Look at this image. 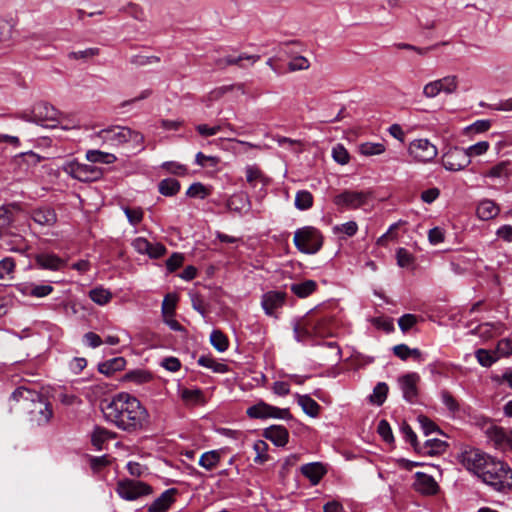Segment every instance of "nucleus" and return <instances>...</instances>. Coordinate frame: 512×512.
<instances>
[{
    "label": "nucleus",
    "instance_id": "f257e3e1",
    "mask_svg": "<svg viewBox=\"0 0 512 512\" xmlns=\"http://www.w3.org/2000/svg\"><path fill=\"white\" fill-rule=\"evenodd\" d=\"M101 410L108 422L129 433L140 431L149 423L147 409L136 397L125 392L102 401Z\"/></svg>",
    "mask_w": 512,
    "mask_h": 512
},
{
    "label": "nucleus",
    "instance_id": "f03ea898",
    "mask_svg": "<svg viewBox=\"0 0 512 512\" xmlns=\"http://www.w3.org/2000/svg\"><path fill=\"white\" fill-rule=\"evenodd\" d=\"M16 409L26 413L38 426L46 425L53 416L51 404L37 391L21 386L10 397Z\"/></svg>",
    "mask_w": 512,
    "mask_h": 512
},
{
    "label": "nucleus",
    "instance_id": "7ed1b4c3",
    "mask_svg": "<svg viewBox=\"0 0 512 512\" xmlns=\"http://www.w3.org/2000/svg\"><path fill=\"white\" fill-rule=\"evenodd\" d=\"M95 138L101 140L110 147H119L127 144L134 151L144 149V136L126 126H110L95 133Z\"/></svg>",
    "mask_w": 512,
    "mask_h": 512
},
{
    "label": "nucleus",
    "instance_id": "20e7f679",
    "mask_svg": "<svg viewBox=\"0 0 512 512\" xmlns=\"http://www.w3.org/2000/svg\"><path fill=\"white\" fill-rule=\"evenodd\" d=\"M480 479L495 491L512 490V469L504 462L491 457Z\"/></svg>",
    "mask_w": 512,
    "mask_h": 512
},
{
    "label": "nucleus",
    "instance_id": "39448f33",
    "mask_svg": "<svg viewBox=\"0 0 512 512\" xmlns=\"http://www.w3.org/2000/svg\"><path fill=\"white\" fill-rule=\"evenodd\" d=\"M293 242L300 252L315 254L323 245V237L316 228L306 226L296 230Z\"/></svg>",
    "mask_w": 512,
    "mask_h": 512
},
{
    "label": "nucleus",
    "instance_id": "423d86ee",
    "mask_svg": "<svg viewBox=\"0 0 512 512\" xmlns=\"http://www.w3.org/2000/svg\"><path fill=\"white\" fill-rule=\"evenodd\" d=\"M62 170L72 178L81 182H93L103 176L101 168L91 164L79 163L75 160L63 164Z\"/></svg>",
    "mask_w": 512,
    "mask_h": 512
},
{
    "label": "nucleus",
    "instance_id": "0eeeda50",
    "mask_svg": "<svg viewBox=\"0 0 512 512\" xmlns=\"http://www.w3.org/2000/svg\"><path fill=\"white\" fill-rule=\"evenodd\" d=\"M116 492L122 499L134 501L151 494L152 488L144 482L125 479L117 483Z\"/></svg>",
    "mask_w": 512,
    "mask_h": 512
},
{
    "label": "nucleus",
    "instance_id": "6e6552de",
    "mask_svg": "<svg viewBox=\"0 0 512 512\" xmlns=\"http://www.w3.org/2000/svg\"><path fill=\"white\" fill-rule=\"evenodd\" d=\"M471 163L469 155L464 148L452 146L442 156V165L448 171H460Z\"/></svg>",
    "mask_w": 512,
    "mask_h": 512
},
{
    "label": "nucleus",
    "instance_id": "1a4fd4ad",
    "mask_svg": "<svg viewBox=\"0 0 512 512\" xmlns=\"http://www.w3.org/2000/svg\"><path fill=\"white\" fill-rule=\"evenodd\" d=\"M246 414L252 419H266V418H276V419H290L291 414L289 409L287 408H278L272 406L270 404L265 403L264 401H260L253 406H250Z\"/></svg>",
    "mask_w": 512,
    "mask_h": 512
},
{
    "label": "nucleus",
    "instance_id": "9d476101",
    "mask_svg": "<svg viewBox=\"0 0 512 512\" xmlns=\"http://www.w3.org/2000/svg\"><path fill=\"white\" fill-rule=\"evenodd\" d=\"M491 459V456L481 452L478 449H468L464 450L461 453L460 460L463 466L477 475L479 478L482 475V472L486 468L488 464V460Z\"/></svg>",
    "mask_w": 512,
    "mask_h": 512
},
{
    "label": "nucleus",
    "instance_id": "9b49d317",
    "mask_svg": "<svg viewBox=\"0 0 512 512\" xmlns=\"http://www.w3.org/2000/svg\"><path fill=\"white\" fill-rule=\"evenodd\" d=\"M409 154L418 162H429L437 156V148L427 139H417L410 143Z\"/></svg>",
    "mask_w": 512,
    "mask_h": 512
},
{
    "label": "nucleus",
    "instance_id": "f8f14e48",
    "mask_svg": "<svg viewBox=\"0 0 512 512\" xmlns=\"http://www.w3.org/2000/svg\"><path fill=\"white\" fill-rule=\"evenodd\" d=\"M369 194L366 192L358 191H344L335 196L334 203L339 207L349 209H356L367 203Z\"/></svg>",
    "mask_w": 512,
    "mask_h": 512
},
{
    "label": "nucleus",
    "instance_id": "ddd939ff",
    "mask_svg": "<svg viewBox=\"0 0 512 512\" xmlns=\"http://www.w3.org/2000/svg\"><path fill=\"white\" fill-rule=\"evenodd\" d=\"M420 376L417 373H408L399 378V385L406 401L414 403L418 396L417 385Z\"/></svg>",
    "mask_w": 512,
    "mask_h": 512
},
{
    "label": "nucleus",
    "instance_id": "4468645a",
    "mask_svg": "<svg viewBox=\"0 0 512 512\" xmlns=\"http://www.w3.org/2000/svg\"><path fill=\"white\" fill-rule=\"evenodd\" d=\"M285 299L286 293L284 292L268 291L263 294L261 305L267 315L274 316L275 311L284 305Z\"/></svg>",
    "mask_w": 512,
    "mask_h": 512
},
{
    "label": "nucleus",
    "instance_id": "2eb2a0df",
    "mask_svg": "<svg viewBox=\"0 0 512 512\" xmlns=\"http://www.w3.org/2000/svg\"><path fill=\"white\" fill-rule=\"evenodd\" d=\"M416 491L425 495H434L438 492L439 486L435 479L423 472L415 473V481L413 484Z\"/></svg>",
    "mask_w": 512,
    "mask_h": 512
},
{
    "label": "nucleus",
    "instance_id": "dca6fc26",
    "mask_svg": "<svg viewBox=\"0 0 512 512\" xmlns=\"http://www.w3.org/2000/svg\"><path fill=\"white\" fill-rule=\"evenodd\" d=\"M36 124H43L46 121H56L58 111L47 102L35 103L32 107Z\"/></svg>",
    "mask_w": 512,
    "mask_h": 512
},
{
    "label": "nucleus",
    "instance_id": "f3484780",
    "mask_svg": "<svg viewBox=\"0 0 512 512\" xmlns=\"http://www.w3.org/2000/svg\"><path fill=\"white\" fill-rule=\"evenodd\" d=\"M18 290L24 296L42 298L53 292V287L48 284L24 283L18 286Z\"/></svg>",
    "mask_w": 512,
    "mask_h": 512
},
{
    "label": "nucleus",
    "instance_id": "a211bd4d",
    "mask_svg": "<svg viewBox=\"0 0 512 512\" xmlns=\"http://www.w3.org/2000/svg\"><path fill=\"white\" fill-rule=\"evenodd\" d=\"M177 490L170 488L165 490L153 503L149 506V512H166L171 504L175 501Z\"/></svg>",
    "mask_w": 512,
    "mask_h": 512
},
{
    "label": "nucleus",
    "instance_id": "6ab92c4d",
    "mask_svg": "<svg viewBox=\"0 0 512 512\" xmlns=\"http://www.w3.org/2000/svg\"><path fill=\"white\" fill-rule=\"evenodd\" d=\"M36 264L47 270L57 271L65 265V261L55 254L51 253H39L35 256Z\"/></svg>",
    "mask_w": 512,
    "mask_h": 512
},
{
    "label": "nucleus",
    "instance_id": "aec40b11",
    "mask_svg": "<svg viewBox=\"0 0 512 512\" xmlns=\"http://www.w3.org/2000/svg\"><path fill=\"white\" fill-rule=\"evenodd\" d=\"M264 436L276 446H285L288 442V430L281 425H272L265 429Z\"/></svg>",
    "mask_w": 512,
    "mask_h": 512
},
{
    "label": "nucleus",
    "instance_id": "412c9836",
    "mask_svg": "<svg viewBox=\"0 0 512 512\" xmlns=\"http://www.w3.org/2000/svg\"><path fill=\"white\" fill-rule=\"evenodd\" d=\"M228 209L239 214L246 213L250 210V199L247 194L243 192L233 194L226 203Z\"/></svg>",
    "mask_w": 512,
    "mask_h": 512
},
{
    "label": "nucleus",
    "instance_id": "4be33fe9",
    "mask_svg": "<svg viewBox=\"0 0 512 512\" xmlns=\"http://www.w3.org/2000/svg\"><path fill=\"white\" fill-rule=\"evenodd\" d=\"M487 437L497 449L509 448V431L506 432L503 428L493 426L487 430Z\"/></svg>",
    "mask_w": 512,
    "mask_h": 512
},
{
    "label": "nucleus",
    "instance_id": "5701e85b",
    "mask_svg": "<svg viewBox=\"0 0 512 512\" xmlns=\"http://www.w3.org/2000/svg\"><path fill=\"white\" fill-rule=\"evenodd\" d=\"M301 472L306 478L310 480L312 485H316L326 474V469L321 463L313 462L303 465L301 467Z\"/></svg>",
    "mask_w": 512,
    "mask_h": 512
},
{
    "label": "nucleus",
    "instance_id": "b1692460",
    "mask_svg": "<svg viewBox=\"0 0 512 512\" xmlns=\"http://www.w3.org/2000/svg\"><path fill=\"white\" fill-rule=\"evenodd\" d=\"M510 161H501L483 173V177L490 179H508L512 175Z\"/></svg>",
    "mask_w": 512,
    "mask_h": 512
},
{
    "label": "nucleus",
    "instance_id": "393cba45",
    "mask_svg": "<svg viewBox=\"0 0 512 512\" xmlns=\"http://www.w3.org/2000/svg\"><path fill=\"white\" fill-rule=\"evenodd\" d=\"M32 219L41 226H53L57 221V216L53 209L43 207L32 212Z\"/></svg>",
    "mask_w": 512,
    "mask_h": 512
},
{
    "label": "nucleus",
    "instance_id": "a878e982",
    "mask_svg": "<svg viewBox=\"0 0 512 512\" xmlns=\"http://www.w3.org/2000/svg\"><path fill=\"white\" fill-rule=\"evenodd\" d=\"M246 181L251 187L255 188L258 184L263 187L268 185L269 179L264 175L256 165H248L245 167Z\"/></svg>",
    "mask_w": 512,
    "mask_h": 512
},
{
    "label": "nucleus",
    "instance_id": "bb28decb",
    "mask_svg": "<svg viewBox=\"0 0 512 512\" xmlns=\"http://www.w3.org/2000/svg\"><path fill=\"white\" fill-rule=\"evenodd\" d=\"M500 212L499 207L492 200L485 199L481 201L477 206V216L481 220H490L496 217Z\"/></svg>",
    "mask_w": 512,
    "mask_h": 512
},
{
    "label": "nucleus",
    "instance_id": "cd10ccee",
    "mask_svg": "<svg viewBox=\"0 0 512 512\" xmlns=\"http://www.w3.org/2000/svg\"><path fill=\"white\" fill-rule=\"evenodd\" d=\"M317 287V282L309 279L303 282L292 283L290 290L299 298H307L316 291Z\"/></svg>",
    "mask_w": 512,
    "mask_h": 512
},
{
    "label": "nucleus",
    "instance_id": "c85d7f7f",
    "mask_svg": "<svg viewBox=\"0 0 512 512\" xmlns=\"http://www.w3.org/2000/svg\"><path fill=\"white\" fill-rule=\"evenodd\" d=\"M16 209V205L0 206V237L7 234L8 229L14 221L13 211Z\"/></svg>",
    "mask_w": 512,
    "mask_h": 512
},
{
    "label": "nucleus",
    "instance_id": "c756f323",
    "mask_svg": "<svg viewBox=\"0 0 512 512\" xmlns=\"http://www.w3.org/2000/svg\"><path fill=\"white\" fill-rule=\"evenodd\" d=\"M295 396L305 414L313 418L319 415L320 405L309 395L296 394Z\"/></svg>",
    "mask_w": 512,
    "mask_h": 512
},
{
    "label": "nucleus",
    "instance_id": "7c9ffc66",
    "mask_svg": "<svg viewBox=\"0 0 512 512\" xmlns=\"http://www.w3.org/2000/svg\"><path fill=\"white\" fill-rule=\"evenodd\" d=\"M125 365L126 360L123 357H115L113 359L100 363L98 366V370L102 374L111 375L116 371L124 369Z\"/></svg>",
    "mask_w": 512,
    "mask_h": 512
},
{
    "label": "nucleus",
    "instance_id": "2f4dec72",
    "mask_svg": "<svg viewBox=\"0 0 512 512\" xmlns=\"http://www.w3.org/2000/svg\"><path fill=\"white\" fill-rule=\"evenodd\" d=\"M179 397L186 405H196L203 401V392L201 389H179Z\"/></svg>",
    "mask_w": 512,
    "mask_h": 512
},
{
    "label": "nucleus",
    "instance_id": "473e14b6",
    "mask_svg": "<svg viewBox=\"0 0 512 512\" xmlns=\"http://www.w3.org/2000/svg\"><path fill=\"white\" fill-rule=\"evenodd\" d=\"M220 459V453L217 450H211L203 453L198 463L207 471H211L218 466V464L220 463Z\"/></svg>",
    "mask_w": 512,
    "mask_h": 512
},
{
    "label": "nucleus",
    "instance_id": "72a5a7b5",
    "mask_svg": "<svg viewBox=\"0 0 512 512\" xmlns=\"http://www.w3.org/2000/svg\"><path fill=\"white\" fill-rule=\"evenodd\" d=\"M294 337L298 342L305 341L306 339L313 336L311 326L308 324V318L296 322L293 326Z\"/></svg>",
    "mask_w": 512,
    "mask_h": 512
},
{
    "label": "nucleus",
    "instance_id": "f704fd0d",
    "mask_svg": "<svg viewBox=\"0 0 512 512\" xmlns=\"http://www.w3.org/2000/svg\"><path fill=\"white\" fill-rule=\"evenodd\" d=\"M86 159L90 162H102L106 164H111L116 161V156L111 153L102 152L100 150H88L86 153Z\"/></svg>",
    "mask_w": 512,
    "mask_h": 512
},
{
    "label": "nucleus",
    "instance_id": "c9c22d12",
    "mask_svg": "<svg viewBox=\"0 0 512 512\" xmlns=\"http://www.w3.org/2000/svg\"><path fill=\"white\" fill-rule=\"evenodd\" d=\"M197 363L200 366L209 368L216 373H226L229 370V368L226 364L217 362L216 360H214L212 357H209V356L203 355V356L199 357V359L197 360Z\"/></svg>",
    "mask_w": 512,
    "mask_h": 512
},
{
    "label": "nucleus",
    "instance_id": "e433bc0d",
    "mask_svg": "<svg viewBox=\"0 0 512 512\" xmlns=\"http://www.w3.org/2000/svg\"><path fill=\"white\" fill-rule=\"evenodd\" d=\"M503 324L497 323H484L477 327L478 333L482 337L491 338L495 335L502 334Z\"/></svg>",
    "mask_w": 512,
    "mask_h": 512
},
{
    "label": "nucleus",
    "instance_id": "4c0bfd02",
    "mask_svg": "<svg viewBox=\"0 0 512 512\" xmlns=\"http://www.w3.org/2000/svg\"><path fill=\"white\" fill-rule=\"evenodd\" d=\"M180 190V183L173 178H167L159 183V192L164 196H173Z\"/></svg>",
    "mask_w": 512,
    "mask_h": 512
},
{
    "label": "nucleus",
    "instance_id": "58836bf2",
    "mask_svg": "<svg viewBox=\"0 0 512 512\" xmlns=\"http://www.w3.org/2000/svg\"><path fill=\"white\" fill-rule=\"evenodd\" d=\"M89 297L96 304L105 305L111 300L112 294L107 289H104L102 287H97V288L92 289L89 292Z\"/></svg>",
    "mask_w": 512,
    "mask_h": 512
},
{
    "label": "nucleus",
    "instance_id": "ea45409f",
    "mask_svg": "<svg viewBox=\"0 0 512 512\" xmlns=\"http://www.w3.org/2000/svg\"><path fill=\"white\" fill-rule=\"evenodd\" d=\"M313 205V196L307 190L298 191L295 195V207L299 210H307Z\"/></svg>",
    "mask_w": 512,
    "mask_h": 512
},
{
    "label": "nucleus",
    "instance_id": "a19ab883",
    "mask_svg": "<svg viewBox=\"0 0 512 512\" xmlns=\"http://www.w3.org/2000/svg\"><path fill=\"white\" fill-rule=\"evenodd\" d=\"M385 150L386 147L383 143L365 142L359 145V152L364 156L380 155Z\"/></svg>",
    "mask_w": 512,
    "mask_h": 512
},
{
    "label": "nucleus",
    "instance_id": "79ce46f5",
    "mask_svg": "<svg viewBox=\"0 0 512 512\" xmlns=\"http://www.w3.org/2000/svg\"><path fill=\"white\" fill-rule=\"evenodd\" d=\"M210 342L212 346L219 352H224L228 349V339L220 330H213L210 335Z\"/></svg>",
    "mask_w": 512,
    "mask_h": 512
},
{
    "label": "nucleus",
    "instance_id": "37998d69",
    "mask_svg": "<svg viewBox=\"0 0 512 512\" xmlns=\"http://www.w3.org/2000/svg\"><path fill=\"white\" fill-rule=\"evenodd\" d=\"M308 324L311 326L313 336L324 337L328 334L326 328L327 320L325 318H308Z\"/></svg>",
    "mask_w": 512,
    "mask_h": 512
},
{
    "label": "nucleus",
    "instance_id": "c03bdc74",
    "mask_svg": "<svg viewBox=\"0 0 512 512\" xmlns=\"http://www.w3.org/2000/svg\"><path fill=\"white\" fill-rule=\"evenodd\" d=\"M388 385L384 382H379L373 389V393L370 396V401L376 405H382L387 398Z\"/></svg>",
    "mask_w": 512,
    "mask_h": 512
},
{
    "label": "nucleus",
    "instance_id": "a18cd8bd",
    "mask_svg": "<svg viewBox=\"0 0 512 512\" xmlns=\"http://www.w3.org/2000/svg\"><path fill=\"white\" fill-rule=\"evenodd\" d=\"M447 444L445 441L431 438L425 442V453L428 455H437L446 450Z\"/></svg>",
    "mask_w": 512,
    "mask_h": 512
},
{
    "label": "nucleus",
    "instance_id": "49530a36",
    "mask_svg": "<svg viewBox=\"0 0 512 512\" xmlns=\"http://www.w3.org/2000/svg\"><path fill=\"white\" fill-rule=\"evenodd\" d=\"M111 437V433L104 429L97 427L91 437L92 445L97 449H103V444Z\"/></svg>",
    "mask_w": 512,
    "mask_h": 512
},
{
    "label": "nucleus",
    "instance_id": "de8ad7c7",
    "mask_svg": "<svg viewBox=\"0 0 512 512\" xmlns=\"http://www.w3.org/2000/svg\"><path fill=\"white\" fill-rule=\"evenodd\" d=\"M475 355L478 362L484 367H490L499 359L495 352L491 353L485 349H478Z\"/></svg>",
    "mask_w": 512,
    "mask_h": 512
},
{
    "label": "nucleus",
    "instance_id": "09e8293b",
    "mask_svg": "<svg viewBox=\"0 0 512 512\" xmlns=\"http://www.w3.org/2000/svg\"><path fill=\"white\" fill-rule=\"evenodd\" d=\"M177 296L175 294H167L162 302V316L172 317L175 313Z\"/></svg>",
    "mask_w": 512,
    "mask_h": 512
},
{
    "label": "nucleus",
    "instance_id": "8fccbe9b",
    "mask_svg": "<svg viewBox=\"0 0 512 512\" xmlns=\"http://www.w3.org/2000/svg\"><path fill=\"white\" fill-rule=\"evenodd\" d=\"M250 60L252 62V64L256 63L259 59H260V56L259 55H240L239 57H226L224 60H219L218 61V65L219 66H226V65H240V62L242 60Z\"/></svg>",
    "mask_w": 512,
    "mask_h": 512
},
{
    "label": "nucleus",
    "instance_id": "3c124183",
    "mask_svg": "<svg viewBox=\"0 0 512 512\" xmlns=\"http://www.w3.org/2000/svg\"><path fill=\"white\" fill-rule=\"evenodd\" d=\"M186 194L192 198L204 199L209 195V190L202 183L196 182L190 185Z\"/></svg>",
    "mask_w": 512,
    "mask_h": 512
},
{
    "label": "nucleus",
    "instance_id": "603ef678",
    "mask_svg": "<svg viewBox=\"0 0 512 512\" xmlns=\"http://www.w3.org/2000/svg\"><path fill=\"white\" fill-rule=\"evenodd\" d=\"M441 85V92L446 94L454 93L458 87L457 77L454 75L446 76L442 79H438Z\"/></svg>",
    "mask_w": 512,
    "mask_h": 512
},
{
    "label": "nucleus",
    "instance_id": "864d4df0",
    "mask_svg": "<svg viewBox=\"0 0 512 512\" xmlns=\"http://www.w3.org/2000/svg\"><path fill=\"white\" fill-rule=\"evenodd\" d=\"M309 67L310 62L304 56L293 57L288 63V69L291 72L307 70Z\"/></svg>",
    "mask_w": 512,
    "mask_h": 512
},
{
    "label": "nucleus",
    "instance_id": "5fc2aeb1",
    "mask_svg": "<svg viewBox=\"0 0 512 512\" xmlns=\"http://www.w3.org/2000/svg\"><path fill=\"white\" fill-rule=\"evenodd\" d=\"M122 209L130 224L135 226L143 220L144 213L141 208L123 207Z\"/></svg>",
    "mask_w": 512,
    "mask_h": 512
},
{
    "label": "nucleus",
    "instance_id": "6e6d98bb",
    "mask_svg": "<svg viewBox=\"0 0 512 512\" xmlns=\"http://www.w3.org/2000/svg\"><path fill=\"white\" fill-rule=\"evenodd\" d=\"M332 156L333 159L341 165L347 164L349 162V153L341 144H337L333 147Z\"/></svg>",
    "mask_w": 512,
    "mask_h": 512
},
{
    "label": "nucleus",
    "instance_id": "4d7b16f0",
    "mask_svg": "<svg viewBox=\"0 0 512 512\" xmlns=\"http://www.w3.org/2000/svg\"><path fill=\"white\" fill-rule=\"evenodd\" d=\"M161 167L165 169L168 173L177 175V176H183L187 173V168L175 161H167L164 162Z\"/></svg>",
    "mask_w": 512,
    "mask_h": 512
},
{
    "label": "nucleus",
    "instance_id": "13d9d810",
    "mask_svg": "<svg viewBox=\"0 0 512 512\" xmlns=\"http://www.w3.org/2000/svg\"><path fill=\"white\" fill-rule=\"evenodd\" d=\"M489 147V142L480 141L477 142L476 144L469 146L467 149H465V151L467 152L469 158L471 159L472 156H480L485 154L488 151Z\"/></svg>",
    "mask_w": 512,
    "mask_h": 512
},
{
    "label": "nucleus",
    "instance_id": "bf43d9fd",
    "mask_svg": "<svg viewBox=\"0 0 512 512\" xmlns=\"http://www.w3.org/2000/svg\"><path fill=\"white\" fill-rule=\"evenodd\" d=\"M396 259L397 264L402 268L410 266L414 261L412 254L405 248H399L397 250Z\"/></svg>",
    "mask_w": 512,
    "mask_h": 512
},
{
    "label": "nucleus",
    "instance_id": "052dcab7",
    "mask_svg": "<svg viewBox=\"0 0 512 512\" xmlns=\"http://www.w3.org/2000/svg\"><path fill=\"white\" fill-rule=\"evenodd\" d=\"M441 400H442V403L446 406V408L450 412L455 413L459 410V404H458L457 400L453 397V395L449 391L443 390L441 392Z\"/></svg>",
    "mask_w": 512,
    "mask_h": 512
},
{
    "label": "nucleus",
    "instance_id": "680f3d73",
    "mask_svg": "<svg viewBox=\"0 0 512 512\" xmlns=\"http://www.w3.org/2000/svg\"><path fill=\"white\" fill-rule=\"evenodd\" d=\"M418 319L417 316L414 314H404L401 316L398 320L399 328L402 332H407L409 329H411L416 323Z\"/></svg>",
    "mask_w": 512,
    "mask_h": 512
},
{
    "label": "nucleus",
    "instance_id": "e2e57ef3",
    "mask_svg": "<svg viewBox=\"0 0 512 512\" xmlns=\"http://www.w3.org/2000/svg\"><path fill=\"white\" fill-rule=\"evenodd\" d=\"M441 93V85L438 80L427 83L423 88V95L426 98H435Z\"/></svg>",
    "mask_w": 512,
    "mask_h": 512
},
{
    "label": "nucleus",
    "instance_id": "0e129e2a",
    "mask_svg": "<svg viewBox=\"0 0 512 512\" xmlns=\"http://www.w3.org/2000/svg\"><path fill=\"white\" fill-rule=\"evenodd\" d=\"M418 422L425 435H429L433 432H440L436 424L424 415L418 416Z\"/></svg>",
    "mask_w": 512,
    "mask_h": 512
},
{
    "label": "nucleus",
    "instance_id": "69168bd1",
    "mask_svg": "<svg viewBox=\"0 0 512 512\" xmlns=\"http://www.w3.org/2000/svg\"><path fill=\"white\" fill-rule=\"evenodd\" d=\"M378 433L387 443H391L394 440L391 427L386 420H381L378 424Z\"/></svg>",
    "mask_w": 512,
    "mask_h": 512
},
{
    "label": "nucleus",
    "instance_id": "338daca9",
    "mask_svg": "<svg viewBox=\"0 0 512 512\" xmlns=\"http://www.w3.org/2000/svg\"><path fill=\"white\" fill-rule=\"evenodd\" d=\"M334 229L336 232L343 233L346 236L351 237L356 234L358 230V225L355 221H348L339 226H336Z\"/></svg>",
    "mask_w": 512,
    "mask_h": 512
},
{
    "label": "nucleus",
    "instance_id": "774afa93",
    "mask_svg": "<svg viewBox=\"0 0 512 512\" xmlns=\"http://www.w3.org/2000/svg\"><path fill=\"white\" fill-rule=\"evenodd\" d=\"M496 355L500 357L509 356L512 354V342L508 339H502L498 342Z\"/></svg>",
    "mask_w": 512,
    "mask_h": 512
}]
</instances>
